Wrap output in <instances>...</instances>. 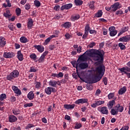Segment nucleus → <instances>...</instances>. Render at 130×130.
I'll list each match as a JSON object with an SVG mask.
<instances>
[{
	"label": "nucleus",
	"instance_id": "nucleus-30",
	"mask_svg": "<svg viewBox=\"0 0 130 130\" xmlns=\"http://www.w3.org/2000/svg\"><path fill=\"white\" fill-rule=\"evenodd\" d=\"M103 15V12H102V10H98V12L95 13L94 17L95 18H101Z\"/></svg>",
	"mask_w": 130,
	"mask_h": 130
},
{
	"label": "nucleus",
	"instance_id": "nucleus-12",
	"mask_svg": "<svg viewBox=\"0 0 130 130\" xmlns=\"http://www.w3.org/2000/svg\"><path fill=\"white\" fill-rule=\"evenodd\" d=\"M34 47L37 49L38 51L40 52V53H42L44 51V47L43 46L35 45L34 46Z\"/></svg>",
	"mask_w": 130,
	"mask_h": 130
},
{
	"label": "nucleus",
	"instance_id": "nucleus-29",
	"mask_svg": "<svg viewBox=\"0 0 130 130\" xmlns=\"http://www.w3.org/2000/svg\"><path fill=\"white\" fill-rule=\"evenodd\" d=\"M35 95V94L33 93V91H31L27 94V98L29 100H33Z\"/></svg>",
	"mask_w": 130,
	"mask_h": 130
},
{
	"label": "nucleus",
	"instance_id": "nucleus-1",
	"mask_svg": "<svg viewBox=\"0 0 130 130\" xmlns=\"http://www.w3.org/2000/svg\"><path fill=\"white\" fill-rule=\"evenodd\" d=\"M105 55V52L101 49L95 50L91 53L93 60L97 61V62H95V63H98L97 64H100L95 69L96 75H100L102 77L104 76L105 73V66L103 65Z\"/></svg>",
	"mask_w": 130,
	"mask_h": 130
},
{
	"label": "nucleus",
	"instance_id": "nucleus-40",
	"mask_svg": "<svg viewBox=\"0 0 130 130\" xmlns=\"http://www.w3.org/2000/svg\"><path fill=\"white\" fill-rule=\"evenodd\" d=\"M118 46L120 47L121 50H125L126 47L122 43H119L118 44Z\"/></svg>",
	"mask_w": 130,
	"mask_h": 130
},
{
	"label": "nucleus",
	"instance_id": "nucleus-25",
	"mask_svg": "<svg viewBox=\"0 0 130 130\" xmlns=\"http://www.w3.org/2000/svg\"><path fill=\"white\" fill-rule=\"evenodd\" d=\"M72 77L73 78H74V79H78V78H79V79L80 80H81V81H83V82H85V81H84V79H83L82 77H81V75L79 74V73H73L72 74Z\"/></svg>",
	"mask_w": 130,
	"mask_h": 130
},
{
	"label": "nucleus",
	"instance_id": "nucleus-28",
	"mask_svg": "<svg viewBox=\"0 0 130 130\" xmlns=\"http://www.w3.org/2000/svg\"><path fill=\"white\" fill-rule=\"evenodd\" d=\"M125 92H126V87H125V86H123L119 90L118 94L119 95H122L124 94Z\"/></svg>",
	"mask_w": 130,
	"mask_h": 130
},
{
	"label": "nucleus",
	"instance_id": "nucleus-32",
	"mask_svg": "<svg viewBox=\"0 0 130 130\" xmlns=\"http://www.w3.org/2000/svg\"><path fill=\"white\" fill-rule=\"evenodd\" d=\"M86 53V52L82 55H81L78 59V60H80V61H86L87 60V58H86V56H85V54Z\"/></svg>",
	"mask_w": 130,
	"mask_h": 130
},
{
	"label": "nucleus",
	"instance_id": "nucleus-56",
	"mask_svg": "<svg viewBox=\"0 0 130 130\" xmlns=\"http://www.w3.org/2000/svg\"><path fill=\"white\" fill-rule=\"evenodd\" d=\"M72 64L74 68H76V69H78V67H79V63H78V62H76V61H75L72 62Z\"/></svg>",
	"mask_w": 130,
	"mask_h": 130
},
{
	"label": "nucleus",
	"instance_id": "nucleus-36",
	"mask_svg": "<svg viewBox=\"0 0 130 130\" xmlns=\"http://www.w3.org/2000/svg\"><path fill=\"white\" fill-rule=\"evenodd\" d=\"M7 80L8 81H13V80H15V78H14V76H13V74L10 73L9 75L7 76Z\"/></svg>",
	"mask_w": 130,
	"mask_h": 130
},
{
	"label": "nucleus",
	"instance_id": "nucleus-18",
	"mask_svg": "<svg viewBox=\"0 0 130 130\" xmlns=\"http://www.w3.org/2000/svg\"><path fill=\"white\" fill-rule=\"evenodd\" d=\"M33 23H34V21L32 18H28V22L27 24L28 29H32V26H33Z\"/></svg>",
	"mask_w": 130,
	"mask_h": 130
},
{
	"label": "nucleus",
	"instance_id": "nucleus-57",
	"mask_svg": "<svg viewBox=\"0 0 130 130\" xmlns=\"http://www.w3.org/2000/svg\"><path fill=\"white\" fill-rule=\"evenodd\" d=\"M40 87H41V83H40V82H36V88L39 89Z\"/></svg>",
	"mask_w": 130,
	"mask_h": 130
},
{
	"label": "nucleus",
	"instance_id": "nucleus-20",
	"mask_svg": "<svg viewBox=\"0 0 130 130\" xmlns=\"http://www.w3.org/2000/svg\"><path fill=\"white\" fill-rule=\"evenodd\" d=\"M115 108L116 110H117V112H122L123 111V107L120 106V104H118L116 106H115Z\"/></svg>",
	"mask_w": 130,
	"mask_h": 130
},
{
	"label": "nucleus",
	"instance_id": "nucleus-47",
	"mask_svg": "<svg viewBox=\"0 0 130 130\" xmlns=\"http://www.w3.org/2000/svg\"><path fill=\"white\" fill-rule=\"evenodd\" d=\"M94 3L95 2L94 1H92L90 2V4L89 5L90 9H91V10H94L95 9V7L94 6Z\"/></svg>",
	"mask_w": 130,
	"mask_h": 130
},
{
	"label": "nucleus",
	"instance_id": "nucleus-16",
	"mask_svg": "<svg viewBox=\"0 0 130 130\" xmlns=\"http://www.w3.org/2000/svg\"><path fill=\"white\" fill-rule=\"evenodd\" d=\"M78 67L81 70H85V69H87L89 67V65L87 62H82L79 64Z\"/></svg>",
	"mask_w": 130,
	"mask_h": 130
},
{
	"label": "nucleus",
	"instance_id": "nucleus-31",
	"mask_svg": "<svg viewBox=\"0 0 130 130\" xmlns=\"http://www.w3.org/2000/svg\"><path fill=\"white\" fill-rule=\"evenodd\" d=\"M119 71L121 72V73H124V72H130V67H124L121 69H119Z\"/></svg>",
	"mask_w": 130,
	"mask_h": 130
},
{
	"label": "nucleus",
	"instance_id": "nucleus-41",
	"mask_svg": "<svg viewBox=\"0 0 130 130\" xmlns=\"http://www.w3.org/2000/svg\"><path fill=\"white\" fill-rule=\"evenodd\" d=\"M5 99H7V94L2 93L0 95V101H4Z\"/></svg>",
	"mask_w": 130,
	"mask_h": 130
},
{
	"label": "nucleus",
	"instance_id": "nucleus-50",
	"mask_svg": "<svg viewBox=\"0 0 130 130\" xmlns=\"http://www.w3.org/2000/svg\"><path fill=\"white\" fill-rule=\"evenodd\" d=\"M31 127H35V125L33 124H28L26 126L25 129H29V128H31Z\"/></svg>",
	"mask_w": 130,
	"mask_h": 130
},
{
	"label": "nucleus",
	"instance_id": "nucleus-26",
	"mask_svg": "<svg viewBox=\"0 0 130 130\" xmlns=\"http://www.w3.org/2000/svg\"><path fill=\"white\" fill-rule=\"evenodd\" d=\"M11 73L15 79H16V78H18V77H19V75H20V73H19V71L17 70L13 71Z\"/></svg>",
	"mask_w": 130,
	"mask_h": 130
},
{
	"label": "nucleus",
	"instance_id": "nucleus-37",
	"mask_svg": "<svg viewBox=\"0 0 130 130\" xmlns=\"http://www.w3.org/2000/svg\"><path fill=\"white\" fill-rule=\"evenodd\" d=\"M12 112L14 115H19V114H20L21 113V111L18 109H13L12 110Z\"/></svg>",
	"mask_w": 130,
	"mask_h": 130
},
{
	"label": "nucleus",
	"instance_id": "nucleus-19",
	"mask_svg": "<svg viewBox=\"0 0 130 130\" xmlns=\"http://www.w3.org/2000/svg\"><path fill=\"white\" fill-rule=\"evenodd\" d=\"M75 106H76V105L74 104L72 105L65 104L63 105L64 108H65V109H67L68 110H70V109H74V108H75Z\"/></svg>",
	"mask_w": 130,
	"mask_h": 130
},
{
	"label": "nucleus",
	"instance_id": "nucleus-48",
	"mask_svg": "<svg viewBox=\"0 0 130 130\" xmlns=\"http://www.w3.org/2000/svg\"><path fill=\"white\" fill-rule=\"evenodd\" d=\"M34 5L37 8H39L41 6V3L38 1H35Z\"/></svg>",
	"mask_w": 130,
	"mask_h": 130
},
{
	"label": "nucleus",
	"instance_id": "nucleus-3",
	"mask_svg": "<svg viewBox=\"0 0 130 130\" xmlns=\"http://www.w3.org/2000/svg\"><path fill=\"white\" fill-rule=\"evenodd\" d=\"M91 30V27H90V24H87L84 28V34L82 36L83 39H86L89 35V32Z\"/></svg>",
	"mask_w": 130,
	"mask_h": 130
},
{
	"label": "nucleus",
	"instance_id": "nucleus-13",
	"mask_svg": "<svg viewBox=\"0 0 130 130\" xmlns=\"http://www.w3.org/2000/svg\"><path fill=\"white\" fill-rule=\"evenodd\" d=\"M51 77L52 78H62L63 77V73L62 72H59L58 74L51 73Z\"/></svg>",
	"mask_w": 130,
	"mask_h": 130
},
{
	"label": "nucleus",
	"instance_id": "nucleus-34",
	"mask_svg": "<svg viewBox=\"0 0 130 130\" xmlns=\"http://www.w3.org/2000/svg\"><path fill=\"white\" fill-rule=\"evenodd\" d=\"M20 41L21 43H27V42H29L28 39L25 37H21L20 38Z\"/></svg>",
	"mask_w": 130,
	"mask_h": 130
},
{
	"label": "nucleus",
	"instance_id": "nucleus-46",
	"mask_svg": "<svg viewBox=\"0 0 130 130\" xmlns=\"http://www.w3.org/2000/svg\"><path fill=\"white\" fill-rule=\"evenodd\" d=\"M76 6H82L83 5V1H75Z\"/></svg>",
	"mask_w": 130,
	"mask_h": 130
},
{
	"label": "nucleus",
	"instance_id": "nucleus-24",
	"mask_svg": "<svg viewBox=\"0 0 130 130\" xmlns=\"http://www.w3.org/2000/svg\"><path fill=\"white\" fill-rule=\"evenodd\" d=\"M57 82H56V81L55 80H50L49 82V85H50L51 87H53V88H56L57 86Z\"/></svg>",
	"mask_w": 130,
	"mask_h": 130
},
{
	"label": "nucleus",
	"instance_id": "nucleus-42",
	"mask_svg": "<svg viewBox=\"0 0 130 130\" xmlns=\"http://www.w3.org/2000/svg\"><path fill=\"white\" fill-rule=\"evenodd\" d=\"M29 57L31 58V59H33V60L35 61L37 58V55H36L35 53H31L29 55Z\"/></svg>",
	"mask_w": 130,
	"mask_h": 130
},
{
	"label": "nucleus",
	"instance_id": "nucleus-58",
	"mask_svg": "<svg viewBox=\"0 0 130 130\" xmlns=\"http://www.w3.org/2000/svg\"><path fill=\"white\" fill-rule=\"evenodd\" d=\"M60 18H62V15L61 14L57 15L55 16H54V18L55 20H59Z\"/></svg>",
	"mask_w": 130,
	"mask_h": 130
},
{
	"label": "nucleus",
	"instance_id": "nucleus-2",
	"mask_svg": "<svg viewBox=\"0 0 130 130\" xmlns=\"http://www.w3.org/2000/svg\"><path fill=\"white\" fill-rule=\"evenodd\" d=\"M102 77L103 76H102L101 75H95L91 78V81L88 82V83L94 84L95 83H97V82H99V81H100V80L102 79Z\"/></svg>",
	"mask_w": 130,
	"mask_h": 130
},
{
	"label": "nucleus",
	"instance_id": "nucleus-44",
	"mask_svg": "<svg viewBox=\"0 0 130 130\" xmlns=\"http://www.w3.org/2000/svg\"><path fill=\"white\" fill-rule=\"evenodd\" d=\"M123 14V11L121 10H118L116 12L115 16H118V17H120L121 15Z\"/></svg>",
	"mask_w": 130,
	"mask_h": 130
},
{
	"label": "nucleus",
	"instance_id": "nucleus-11",
	"mask_svg": "<svg viewBox=\"0 0 130 130\" xmlns=\"http://www.w3.org/2000/svg\"><path fill=\"white\" fill-rule=\"evenodd\" d=\"M112 8L113 12H116L117 10L118 9H120L121 8V5L119 4V3H116L111 6Z\"/></svg>",
	"mask_w": 130,
	"mask_h": 130
},
{
	"label": "nucleus",
	"instance_id": "nucleus-8",
	"mask_svg": "<svg viewBox=\"0 0 130 130\" xmlns=\"http://www.w3.org/2000/svg\"><path fill=\"white\" fill-rule=\"evenodd\" d=\"M130 40V35H126L119 39V42H128Z\"/></svg>",
	"mask_w": 130,
	"mask_h": 130
},
{
	"label": "nucleus",
	"instance_id": "nucleus-10",
	"mask_svg": "<svg viewBox=\"0 0 130 130\" xmlns=\"http://www.w3.org/2000/svg\"><path fill=\"white\" fill-rule=\"evenodd\" d=\"M48 54V51H46L40 56L39 59H38V61L40 63L41 62H44V60L45 59V56H47V55Z\"/></svg>",
	"mask_w": 130,
	"mask_h": 130
},
{
	"label": "nucleus",
	"instance_id": "nucleus-43",
	"mask_svg": "<svg viewBox=\"0 0 130 130\" xmlns=\"http://www.w3.org/2000/svg\"><path fill=\"white\" fill-rule=\"evenodd\" d=\"M29 73H36L37 72V69H36L35 66L30 67L29 68Z\"/></svg>",
	"mask_w": 130,
	"mask_h": 130
},
{
	"label": "nucleus",
	"instance_id": "nucleus-23",
	"mask_svg": "<svg viewBox=\"0 0 130 130\" xmlns=\"http://www.w3.org/2000/svg\"><path fill=\"white\" fill-rule=\"evenodd\" d=\"M115 104V100H112L109 101L107 104V107L108 108V109H112V108L113 107V105Z\"/></svg>",
	"mask_w": 130,
	"mask_h": 130
},
{
	"label": "nucleus",
	"instance_id": "nucleus-33",
	"mask_svg": "<svg viewBox=\"0 0 130 130\" xmlns=\"http://www.w3.org/2000/svg\"><path fill=\"white\" fill-rule=\"evenodd\" d=\"M72 26V22H66L63 24L62 26L64 28H66V29L68 28H71V26Z\"/></svg>",
	"mask_w": 130,
	"mask_h": 130
},
{
	"label": "nucleus",
	"instance_id": "nucleus-9",
	"mask_svg": "<svg viewBox=\"0 0 130 130\" xmlns=\"http://www.w3.org/2000/svg\"><path fill=\"white\" fill-rule=\"evenodd\" d=\"M12 90L14 91L15 94H17V96H20L22 94L21 90H20V89L16 86H12Z\"/></svg>",
	"mask_w": 130,
	"mask_h": 130
},
{
	"label": "nucleus",
	"instance_id": "nucleus-63",
	"mask_svg": "<svg viewBox=\"0 0 130 130\" xmlns=\"http://www.w3.org/2000/svg\"><path fill=\"white\" fill-rule=\"evenodd\" d=\"M10 101L11 102H15V101H16V98L15 96H11L10 97Z\"/></svg>",
	"mask_w": 130,
	"mask_h": 130
},
{
	"label": "nucleus",
	"instance_id": "nucleus-4",
	"mask_svg": "<svg viewBox=\"0 0 130 130\" xmlns=\"http://www.w3.org/2000/svg\"><path fill=\"white\" fill-rule=\"evenodd\" d=\"M15 56L16 54L13 52H4L3 54V56L5 58H13Z\"/></svg>",
	"mask_w": 130,
	"mask_h": 130
},
{
	"label": "nucleus",
	"instance_id": "nucleus-15",
	"mask_svg": "<svg viewBox=\"0 0 130 130\" xmlns=\"http://www.w3.org/2000/svg\"><path fill=\"white\" fill-rule=\"evenodd\" d=\"M17 56L19 61H23V60L24 59V55H23V53H22L21 50L17 52Z\"/></svg>",
	"mask_w": 130,
	"mask_h": 130
},
{
	"label": "nucleus",
	"instance_id": "nucleus-5",
	"mask_svg": "<svg viewBox=\"0 0 130 130\" xmlns=\"http://www.w3.org/2000/svg\"><path fill=\"white\" fill-rule=\"evenodd\" d=\"M100 107L98 108V110L102 113V114H105L106 115H108V113H109V111H108V109L107 107H102L100 110H99Z\"/></svg>",
	"mask_w": 130,
	"mask_h": 130
},
{
	"label": "nucleus",
	"instance_id": "nucleus-64",
	"mask_svg": "<svg viewBox=\"0 0 130 130\" xmlns=\"http://www.w3.org/2000/svg\"><path fill=\"white\" fill-rule=\"evenodd\" d=\"M129 127L128 126H123L120 130H128Z\"/></svg>",
	"mask_w": 130,
	"mask_h": 130
},
{
	"label": "nucleus",
	"instance_id": "nucleus-55",
	"mask_svg": "<svg viewBox=\"0 0 130 130\" xmlns=\"http://www.w3.org/2000/svg\"><path fill=\"white\" fill-rule=\"evenodd\" d=\"M83 103H87V106L89 105V103H88V99H81V104Z\"/></svg>",
	"mask_w": 130,
	"mask_h": 130
},
{
	"label": "nucleus",
	"instance_id": "nucleus-6",
	"mask_svg": "<svg viewBox=\"0 0 130 130\" xmlns=\"http://www.w3.org/2000/svg\"><path fill=\"white\" fill-rule=\"evenodd\" d=\"M109 30L110 31V36H111V37H113L117 34V30H115V27L114 26L110 27Z\"/></svg>",
	"mask_w": 130,
	"mask_h": 130
},
{
	"label": "nucleus",
	"instance_id": "nucleus-60",
	"mask_svg": "<svg viewBox=\"0 0 130 130\" xmlns=\"http://www.w3.org/2000/svg\"><path fill=\"white\" fill-rule=\"evenodd\" d=\"M64 37H66V39H71V38L72 37V36L69 34V32H67L66 35H64Z\"/></svg>",
	"mask_w": 130,
	"mask_h": 130
},
{
	"label": "nucleus",
	"instance_id": "nucleus-21",
	"mask_svg": "<svg viewBox=\"0 0 130 130\" xmlns=\"http://www.w3.org/2000/svg\"><path fill=\"white\" fill-rule=\"evenodd\" d=\"M9 122H16L18 120V118L14 115H11L9 117Z\"/></svg>",
	"mask_w": 130,
	"mask_h": 130
},
{
	"label": "nucleus",
	"instance_id": "nucleus-51",
	"mask_svg": "<svg viewBox=\"0 0 130 130\" xmlns=\"http://www.w3.org/2000/svg\"><path fill=\"white\" fill-rule=\"evenodd\" d=\"M81 126H82V124L76 122L75 124V128L76 129H79V128H81Z\"/></svg>",
	"mask_w": 130,
	"mask_h": 130
},
{
	"label": "nucleus",
	"instance_id": "nucleus-27",
	"mask_svg": "<svg viewBox=\"0 0 130 130\" xmlns=\"http://www.w3.org/2000/svg\"><path fill=\"white\" fill-rule=\"evenodd\" d=\"M80 18V15L76 14L74 15L71 16V19L72 22H75V21H77V20H79Z\"/></svg>",
	"mask_w": 130,
	"mask_h": 130
},
{
	"label": "nucleus",
	"instance_id": "nucleus-39",
	"mask_svg": "<svg viewBox=\"0 0 130 130\" xmlns=\"http://www.w3.org/2000/svg\"><path fill=\"white\" fill-rule=\"evenodd\" d=\"M128 29L129 27L128 26H124L121 28L120 31L122 33H125V32H127L128 31Z\"/></svg>",
	"mask_w": 130,
	"mask_h": 130
},
{
	"label": "nucleus",
	"instance_id": "nucleus-53",
	"mask_svg": "<svg viewBox=\"0 0 130 130\" xmlns=\"http://www.w3.org/2000/svg\"><path fill=\"white\" fill-rule=\"evenodd\" d=\"M86 89L87 90H89V91H91V90H93V86L92 84H87L86 85Z\"/></svg>",
	"mask_w": 130,
	"mask_h": 130
},
{
	"label": "nucleus",
	"instance_id": "nucleus-38",
	"mask_svg": "<svg viewBox=\"0 0 130 130\" xmlns=\"http://www.w3.org/2000/svg\"><path fill=\"white\" fill-rule=\"evenodd\" d=\"M45 92L47 95H51V87H48L46 88Z\"/></svg>",
	"mask_w": 130,
	"mask_h": 130
},
{
	"label": "nucleus",
	"instance_id": "nucleus-59",
	"mask_svg": "<svg viewBox=\"0 0 130 130\" xmlns=\"http://www.w3.org/2000/svg\"><path fill=\"white\" fill-rule=\"evenodd\" d=\"M8 28L11 30V31H14V29L15 28V26L11 23L9 25H8Z\"/></svg>",
	"mask_w": 130,
	"mask_h": 130
},
{
	"label": "nucleus",
	"instance_id": "nucleus-52",
	"mask_svg": "<svg viewBox=\"0 0 130 130\" xmlns=\"http://www.w3.org/2000/svg\"><path fill=\"white\" fill-rule=\"evenodd\" d=\"M50 40H51L49 38V37H48L45 40V42L43 43V45H47V44L50 42Z\"/></svg>",
	"mask_w": 130,
	"mask_h": 130
},
{
	"label": "nucleus",
	"instance_id": "nucleus-7",
	"mask_svg": "<svg viewBox=\"0 0 130 130\" xmlns=\"http://www.w3.org/2000/svg\"><path fill=\"white\" fill-rule=\"evenodd\" d=\"M105 103V102L104 101H95L94 103L91 105V107H92V108H96V106H100V105H101L102 104H104Z\"/></svg>",
	"mask_w": 130,
	"mask_h": 130
},
{
	"label": "nucleus",
	"instance_id": "nucleus-49",
	"mask_svg": "<svg viewBox=\"0 0 130 130\" xmlns=\"http://www.w3.org/2000/svg\"><path fill=\"white\" fill-rule=\"evenodd\" d=\"M15 12L16 13V15L18 17H19V16H20V15H21V9H20L19 8H16Z\"/></svg>",
	"mask_w": 130,
	"mask_h": 130
},
{
	"label": "nucleus",
	"instance_id": "nucleus-61",
	"mask_svg": "<svg viewBox=\"0 0 130 130\" xmlns=\"http://www.w3.org/2000/svg\"><path fill=\"white\" fill-rule=\"evenodd\" d=\"M95 45H96V43L92 42V43H90V44L89 45V47H90V48H93V47H94Z\"/></svg>",
	"mask_w": 130,
	"mask_h": 130
},
{
	"label": "nucleus",
	"instance_id": "nucleus-35",
	"mask_svg": "<svg viewBox=\"0 0 130 130\" xmlns=\"http://www.w3.org/2000/svg\"><path fill=\"white\" fill-rule=\"evenodd\" d=\"M110 113L112 115H116L118 114V112L115 107H114L113 109H111Z\"/></svg>",
	"mask_w": 130,
	"mask_h": 130
},
{
	"label": "nucleus",
	"instance_id": "nucleus-22",
	"mask_svg": "<svg viewBox=\"0 0 130 130\" xmlns=\"http://www.w3.org/2000/svg\"><path fill=\"white\" fill-rule=\"evenodd\" d=\"M3 16L6 18L7 19H9L12 17V14H11V12L9 10H6V12H4L3 14Z\"/></svg>",
	"mask_w": 130,
	"mask_h": 130
},
{
	"label": "nucleus",
	"instance_id": "nucleus-14",
	"mask_svg": "<svg viewBox=\"0 0 130 130\" xmlns=\"http://www.w3.org/2000/svg\"><path fill=\"white\" fill-rule=\"evenodd\" d=\"M72 7H73L72 4H66L64 6H61V11H63V10H70V9H72Z\"/></svg>",
	"mask_w": 130,
	"mask_h": 130
},
{
	"label": "nucleus",
	"instance_id": "nucleus-54",
	"mask_svg": "<svg viewBox=\"0 0 130 130\" xmlns=\"http://www.w3.org/2000/svg\"><path fill=\"white\" fill-rule=\"evenodd\" d=\"M114 97V92H111L108 95V99H112Z\"/></svg>",
	"mask_w": 130,
	"mask_h": 130
},
{
	"label": "nucleus",
	"instance_id": "nucleus-45",
	"mask_svg": "<svg viewBox=\"0 0 130 130\" xmlns=\"http://www.w3.org/2000/svg\"><path fill=\"white\" fill-rule=\"evenodd\" d=\"M32 106H33V104L32 103H26L23 105L24 108H27V107H32Z\"/></svg>",
	"mask_w": 130,
	"mask_h": 130
},
{
	"label": "nucleus",
	"instance_id": "nucleus-17",
	"mask_svg": "<svg viewBox=\"0 0 130 130\" xmlns=\"http://www.w3.org/2000/svg\"><path fill=\"white\" fill-rule=\"evenodd\" d=\"M6 44H7V41H6V39L3 37H0L1 47H4Z\"/></svg>",
	"mask_w": 130,
	"mask_h": 130
},
{
	"label": "nucleus",
	"instance_id": "nucleus-62",
	"mask_svg": "<svg viewBox=\"0 0 130 130\" xmlns=\"http://www.w3.org/2000/svg\"><path fill=\"white\" fill-rule=\"evenodd\" d=\"M103 82H104V84L105 86H106L107 85V81H108V79H107V77H104L103 78Z\"/></svg>",
	"mask_w": 130,
	"mask_h": 130
}]
</instances>
